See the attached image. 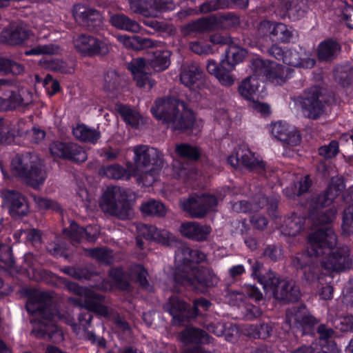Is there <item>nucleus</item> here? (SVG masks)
Returning a JSON list of instances; mask_svg holds the SVG:
<instances>
[{"label": "nucleus", "instance_id": "nucleus-47", "mask_svg": "<svg viewBox=\"0 0 353 353\" xmlns=\"http://www.w3.org/2000/svg\"><path fill=\"white\" fill-rule=\"evenodd\" d=\"M23 70L21 64L8 58L0 57V72L17 75L21 74Z\"/></svg>", "mask_w": 353, "mask_h": 353}, {"label": "nucleus", "instance_id": "nucleus-15", "mask_svg": "<svg viewBox=\"0 0 353 353\" xmlns=\"http://www.w3.org/2000/svg\"><path fill=\"white\" fill-rule=\"evenodd\" d=\"M130 8L145 17H157L160 12L172 10L174 3L172 0H128Z\"/></svg>", "mask_w": 353, "mask_h": 353}, {"label": "nucleus", "instance_id": "nucleus-40", "mask_svg": "<svg viewBox=\"0 0 353 353\" xmlns=\"http://www.w3.org/2000/svg\"><path fill=\"white\" fill-rule=\"evenodd\" d=\"M220 21L215 16H210L207 18L201 19L189 25L192 31L205 32L216 29L219 26Z\"/></svg>", "mask_w": 353, "mask_h": 353}, {"label": "nucleus", "instance_id": "nucleus-46", "mask_svg": "<svg viewBox=\"0 0 353 353\" xmlns=\"http://www.w3.org/2000/svg\"><path fill=\"white\" fill-rule=\"evenodd\" d=\"M353 71L350 65H337L334 70L335 80L343 86L348 85Z\"/></svg>", "mask_w": 353, "mask_h": 353}, {"label": "nucleus", "instance_id": "nucleus-63", "mask_svg": "<svg viewBox=\"0 0 353 353\" xmlns=\"http://www.w3.org/2000/svg\"><path fill=\"white\" fill-rule=\"evenodd\" d=\"M132 75L137 82V85L139 87L148 86V89H151L154 85V81L151 79L146 72Z\"/></svg>", "mask_w": 353, "mask_h": 353}, {"label": "nucleus", "instance_id": "nucleus-33", "mask_svg": "<svg viewBox=\"0 0 353 353\" xmlns=\"http://www.w3.org/2000/svg\"><path fill=\"white\" fill-rule=\"evenodd\" d=\"M99 174L112 179L128 180L132 176V165L128 167V169L119 164L103 166L100 169Z\"/></svg>", "mask_w": 353, "mask_h": 353}, {"label": "nucleus", "instance_id": "nucleus-9", "mask_svg": "<svg viewBox=\"0 0 353 353\" xmlns=\"http://www.w3.org/2000/svg\"><path fill=\"white\" fill-rule=\"evenodd\" d=\"M35 98L36 95L30 90L21 88L14 91L8 81L0 79V111L28 106Z\"/></svg>", "mask_w": 353, "mask_h": 353}, {"label": "nucleus", "instance_id": "nucleus-36", "mask_svg": "<svg viewBox=\"0 0 353 353\" xmlns=\"http://www.w3.org/2000/svg\"><path fill=\"white\" fill-rule=\"evenodd\" d=\"M110 23L118 29L126 30L132 32H139L141 30L139 24L130 19L123 14H117L111 16Z\"/></svg>", "mask_w": 353, "mask_h": 353}, {"label": "nucleus", "instance_id": "nucleus-20", "mask_svg": "<svg viewBox=\"0 0 353 353\" xmlns=\"http://www.w3.org/2000/svg\"><path fill=\"white\" fill-rule=\"evenodd\" d=\"M33 36L22 23H11L1 33V40L11 45L25 44Z\"/></svg>", "mask_w": 353, "mask_h": 353}, {"label": "nucleus", "instance_id": "nucleus-60", "mask_svg": "<svg viewBox=\"0 0 353 353\" xmlns=\"http://www.w3.org/2000/svg\"><path fill=\"white\" fill-rule=\"evenodd\" d=\"M310 186V180L308 176H305L303 181H300L299 190H296V187L295 186V190L292 192H290V188H286L284 190V194L288 197H293L296 195L299 196L302 193L306 192Z\"/></svg>", "mask_w": 353, "mask_h": 353}, {"label": "nucleus", "instance_id": "nucleus-54", "mask_svg": "<svg viewBox=\"0 0 353 353\" xmlns=\"http://www.w3.org/2000/svg\"><path fill=\"white\" fill-rule=\"evenodd\" d=\"M67 159L75 162H84L87 159V154L85 150L79 145L70 143Z\"/></svg>", "mask_w": 353, "mask_h": 353}, {"label": "nucleus", "instance_id": "nucleus-4", "mask_svg": "<svg viewBox=\"0 0 353 353\" xmlns=\"http://www.w3.org/2000/svg\"><path fill=\"white\" fill-rule=\"evenodd\" d=\"M251 68L254 74L243 80L238 87L240 95L250 101L254 99L259 87L257 76L263 75L272 83L281 85L289 77L290 72L276 62L264 61L259 58L252 61Z\"/></svg>", "mask_w": 353, "mask_h": 353}, {"label": "nucleus", "instance_id": "nucleus-22", "mask_svg": "<svg viewBox=\"0 0 353 353\" xmlns=\"http://www.w3.org/2000/svg\"><path fill=\"white\" fill-rule=\"evenodd\" d=\"M29 126L23 119L13 121L10 123L5 122L0 119V143H8L13 137L26 134Z\"/></svg>", "mask_w": 353, "mask_h": 353}, {"label": "nucleus", "instance_id": "nucleus-52", "mask_svg": "<svg viewBox=\"0 0 353 353\" xmlns=\"http://www.w3.org/2000/svg\"><path fill=\"white\" fill-rule=\"evenodd\" d=\"M272 329L268 324H262L259 327L250 325L247 330V334L253 338L267 339L271 334Z\"/></svg>", "mask_w": 353, "mask_h": 353}, {"label": "nucleus", "instance_id": "nucleus-39", "mask_svg": "<svg viewBox=\"0 0 353 353\" xmlns=\"http://www.w3.org/2000/svg\"><path fill=\"white\" fill-rule=\"evenodd\" d=\"M272 30V37L281 43H290L294 35V30L282 23H275Z\"/></svg>", "mask_w": 353, "mask_h": 353}, {"label": "nucleus", "instance_id": "nucleus-27", "mask_svg": "<svg viewBox=\"0 0 353 353\" xmlns=\"http://www.w3.org/2000/svg\"><path fill=\"white\" fill-rule=\"evenodd\" d=\"M258 201H255V203L252 207L248 202L244 201L234 203L232 205V210L238 213H241L247 212L249 210H258L259 208L265 206L270 214L275 212L277 208V201L276 199H272L270 201L268 199L264 196L260 195L258 197Z\"/></svg>", "mask_w": 353, "mask_h": 353}, {"label": "nucleus", "instance_id": "nucleus-16", "mask_svg": "<svg viewBox=\"0 0 353 353\" xmlns=\"http://www.w3.org/2000/svg\"><path fill=\"white\" fill-rule=\"evenodd\" d=\"M228 161L233 167L243 165L249 170H257L259 172L265 170V167L263 161L259 157H256L245 146L238 147L235 154L228 157Z\"/></svg>", "mask_w": 353, "mask_h": 353}, {"label": "nucleus", "instance_id": "nucleus-64", "mask_svg": "<svg viewBox=\"0 0 353 353\" xmlns=\"http://www.w3.org/2000/svg\"><path fill=\"white\" fill-rule=\"evenodd\" d=\"M189 46L191 50L198 54H208L212 52V48L210 45H201L199 41L190 42Z\"/></svg>", "mask_w": 353, "mask_h": 353}, {"label": "nucleus", "instance_id": "nucleus-6", "mask_svg": "<svg viewBox=\"0 0 353 353\" xmlns=\"http://www.w3.org/2000/svg\"><path fill=\"white\" fill-rule=\"evenodd\" d=\"M344 188V181L341 176H336L330 179L326 191L310 203V218L312 221L316 224H325L335 219L336 209L324 210L323 208L332 204Z\"/></svg>", "mask_w": 353, "mask_h": 353}, {"label": "nucleus", "instance_id": "nucleus-32", "mask_svg": "<svg viewBox=\"0 0 353 353\" xmlns=\"http://www.w3.org/2000/svg\"><path fill=\"white\" fill-rule=\"evenodd\" d=\"M171 52L169 50H156L151 52L148 64L156 72H162L170 65Z\"/></svg>", "mask_w": 353, "mask_h": 353}, {"label": "nucleus", "instance_id": "nucleus-50", "mask_svg": "<svg viewBox=\"0 0 353 353\" xmlns=\"http://www.w3.org/2000/svg\"><path fill=\"white\" fill-rule=\"evenodd\" d=\"M165 309L172 316H176L178 315V313L187 311L188 305L185 302L181 301L177 296H172L165 304Z\"/></svg>", "mask_w": 353, "mask_h": 353}, {"label": "nucleus", "instance_id": "nucleus-13", "mask_svg": "<svg viewBox=\"0 0 353 353\" xmlns=\"http://www.w3.org/2000/svg\"><path fill=\"white\" fill-rule=\"evenodd\" d=\"M73 44L75 50L85 57L105 55L109 52V46L106 42L90 34L78 35L73 39Z\"/></svg>", "mask_w": 353, "mask_h": 353}, {"label": "nucleus", "instance_id": "nucleus-44", "mask_svg": "<svg viewBox=\"0 0 353 353\" xmlns=\"http://www.w3.org/2000/svg\"><path fill=\"white\" fill-rule=\"evenodd\" d=\"M117 111L127 123L134 128H137L139 126L141 121V116L137 112L123 105H118Z\"/></svg>", "mask_w": 353, "mask_h": 353}, {"label": "nucleus", "instance_id": "nucleus-28", "mask_svg": "<svg viewBox=\"0 0 353 353\" xmlns=\"http://www.w3.org/2000/svg\"><path fill=\"white\" fill-rule=\"evenodd\" d=\"M341 46L336 41L327 39L321 41L316 48V56L319 61H332L340 54Z\"/></svg>", "mask_w": 353, "mask_h": 353}, {"label": "nucleus", "instance_id": "nucleus-19", "mask_svg": "<svg viewBox=\"0 0 353 353\" xmlns=\"http://www.w3.org/2000/svg\"><path fill=\"white\" fill-rule=\"evenodd\" d=\"M251 265L252 276L258 280L260 285L263 287H288L290 283L285 279H281L275 272L269 270L264 275L261 276L259 271L262 264L251 259L248 260Z\"/></svg>", "mask_w": 353, "mask_h": 353}, {"label": "nucleus", "instance_id": "nucleus-23", "mask_svg": "<svg viewBox=\"0 0 353 353\" xmlns=\"http://www.w3.org/2000/svg\"><path fill=\"white\" fill-rule=\"evenodd\" d=\"M3 197L9 208L10 214L14 219L27 214L28 205L26 198L19 192L14 190H7L3 193Z\"/></svg>", "mask_w": 353, "mask_h": 353}, {"label": "nucleus", "instance_id": "nucleus-51", "mask_svg": "<svg viewBox=\"0 0 353 353\" xmlns=\"http://www.w3.org/2000/svg\"><path fill=\"white\" fill-rule=\"evenodd\" d=\"M319 154L326 160L335 158L339 153V144L337 141L332 140L328 144L319 148Z\"/></svg>", "mask_w": 353, "mask_h": 353}, {"label": "nucleus", "instance_id": "nucleus-26", "mask_svg": "<svg viewBox=\"0 0 353 353\" xmlns=\"http://www.w3.org/2000/svg\"><path fill=\"white\" fill-rule=\"evenodd\" d=\"M285 321L290 327L313 325L316 323V319L309 314L304 305L294 307L288 310Z\"/></svg>", "mask_w": 353, "mask_h": 353}, {"label": "nucleus", "instance_id": "nucleus-25", "mask_svg": "<svg viewBox=\"0 0 353 353\" xmlns=\"http://www.w3.org/2000/svg\"><path fill=\"white\" fill-rule=\"evenodd\" d=\"M100 232V228L97 225H89L85 228H79L74 221H71L70 229H65L63 233L75 242H80L85 239L88 241H94Z\"/></svg>", "mask_w": 353, "mask_h": 353}, {"label": "nucleus", "instance_id": "nucleus-45", "mask_svg": "<svg viewBox=\"0 0 353 353\" xmlns=\"http://www.w3.org/2000/svg\"><path fill=\"white\" fill-rule=\"evenodd\" d=\"M59 50V46L52 43L46 45L35 44L31 49L26 50L25 54L27 56L52 55L57 54Z\"/></svg>", "mask_w": 353, "mask_h": 353}, {"label": "nucleus", "instance_id": "nucleus-12", "mask_svg": "<svg viewBox=\"0 0 353 353\" xmlns=\"http://www.w3.org/2000/svg\"><path fill=\"white\" fill-rule=\"evenodd\" d=\"M271 56L278 60H282L286 65L292 67L312 68L316 63L314 59L309 57L305 50L291 48L283 50L278 45H273L269 49Z\"/></svg>", "mask_w": 353, "mask_h": 353}, {"label": "nucleus", "instance_id": "nucleus-37", "mask_svg": "<svg viewBox=\"0 0 353 353\" xmlns=\"http://www.w3.org/2000/svg\"><path fill=\"white\" fill-rule=\"evenodd\" d=\"M72 14L77 21L88 23L100 20L99 12L94 9L86 8L81 4L75 5L72 9Z\"/></svg>", "mask_w": 353, "mask_h": 353}, {"label": "nucleus", "instance_id": "nucleus-2", "mask_svg": "<svg viewBox=\"0 0 353 353\" xmlns=\"http://www.w3.org/2000/svg\"><path fill=\"white\" fill-rule=\"evenodd\" d=\"M336 236L333 230L319 229L308 236L307 253L310 256L325 255L322 265L328 271H343L350 269L352 259L347 247L335 248Z\"/></svg>", "mask_w": 353, "mask_h": 353}, {"label": "nucleus", "instance_id": "nucleus-55", "mask_svg": "<svg viewBox=\"0 0 353 353\" xmlns=\"http://www.w3.org/2000/svg\"><path fill=\"white\" fill-rule=\"evenodd\" d=\"M307 3L305 0L296 1L290 7L288 13L294 19H299L304 16L307 11Z\"/></svg>", "mask_w": 353, "mask_h": 353}, {"label": "nucleus", "instance_id": "nucleus-61", "mask_svg": "<svg viewBox=\"0 0 353 353\" xmlns=\"http://www.w3.org/2000/svg\"><path fill=\"white\" fill-rule=\"evenodd\" d=\"M128 68L132 74L145 72L146 62L143 58L133 59L128 63Z\"/></svg>", "mask_w": 353, "mask_h": 353}, {"label": "nucleus", "instance_id": "nucleus-59", "mask_svg": "<svg viewBox=\"0 0 353 353\" xmlns=\"http://www.w3.org/2000/svg\"><path fill=\"white\" fill-rule=\"evenodd\" d=\"M34 201L37 206L41 210H52L58 211L60 210L59 205L54 201L44 198V197H34Z\"/></svg>", "mask_w": 353, "mask_h": 353}, {"label": "nucleus", "instance_id": "nucleus-57", "mask_svg": "<svg viewBox=\"0 0 353 353\" xmlns=\"http://www.w3.org/2000/svg\"><path fill=\"white\" fill-rule=\"evenodd\" d=\"M88 252L92 258L105 263H110L113 259L112 252L103 248L90 250Z\"/></svg>", "mask_w": 353, "mask_h": 353}, {"label": "nucleus", "instance_id": "nucleus-11", "mask_svg": "<svg viewBox=\"0 0 353 353\" xmlns=\"http://www.w3.org/2000/svg\"><path fill=\"white\" fill-rule=\"evenodd\" d=\"M76 297L71 301L80 307L96 313L98 315L108 317L110 312L107 307L103 305V297L93 290V288H68Z\"/></svg>", "mask_w": 353, "mask_h": 353}, {"label": "nucleus", "instance_id": "nucleus-17", "mask_svg": "<svg viewBox=\"0 0 353 353\" xmlns=\"http://www.w3.org/2000/svg\"><path fill=\"white\" fill-rule=\"evenodd\" d=\"M319 88L312 87L305 91L300 98V103L304 114L309 118L316 119L323 112L324 105L319 100Z\"/></svg>", "mask_w": 353, "mask_h": 353}, {"label": "nucleus", "instance_id": "nucleus-62", "mask_svg": "<svg viewBox=\"0 0 353 353\" xmlns=\"http://www.w3.org/2000/svg\"><path fill=\"white\" fill-rule=\"evenodd\" d=\"M43 85L46 88L49 95L52 96L59 90V83L52 79V76L47 74L43 79Z\"/></svg>", "mask_w": 353, "mask_h": 353}, {"label": "nucleus", "instance_id": "nucleus-21", "mask_svg": "<svg viewBox=\"0 0 353 353\" xmlns=\"http://www.w3.org/2000/svg\"><path fill=\"white\" fill-rule=\"evenodd\" d=\"M179 231L183 236L201 242L208 239L212 232V228L196 221H186L181 224Z\"/></svg>", "mask_w": 353, "mask_h": 353}, {"label": "nucleus", "instance_id": "nucleus-53", "mask_svg": "<svg viewBox=\"0 0 353 353\" xmlns=\"http://www.w3.org/2000/svg\"><path fill=\"white\" fill-rule=\"evenodd\" d=\"M34 28L38 31V38L37 41L41 39H48L50 36V32L52 26L48 21H44L39 17H35L33 21Z\"/></svg>", "mask_w": 353, "mask_h": 353}, {"label": "nucleus", "instance_id": "nucleus-18", "mask_svg": "<svg viewBox=\"0 0 353 353\" xmlns=\"http://www.w3.org/2000/svg\"><path fill=\"white\" fill-rule=\"evenodd\" d=\"M270 133L277 139L290 146H296L301 142V136L293 127L286 123L277 121L269 126Z\"/></svg>", "mask_w": 353, "mask_h": 353}, {"label": "nucleus", "instance_id": "nucleus-24", "mask_svg": "<svg viewBox=\"0 0 353 353\" xmlns=\"http://www.w3.org/2000/svg\"><path fill=\"white\" fill-rule=\"evenodd\" d=\"M137 229L139 236L157 241L163 245H170L175 241V236L166 230H159L154 225H138Z\"/></svg>", "mask_w": 353, "mask_h": 353}, {"label": "nucleus", "instance_id": "nucleus-7", "mask_svg": "<svg viewBox=\"0 0 353 353\" xmlns=\"http://www.w3.org/2000/svg\"><path fill=\"white\" fill-rule=\"evenodd\" d=\"M11 172L34 188L43 184L47 176L42 160L37 155L30 153L17 155L13 158Z\"/></svg>", "mask_w": 353, "mask_h": 353}, {"label": "nucleus", "instance_id": "nucleus-30", "mask_svg": "<svg viewBox=\"0 0 353 353\" xmlns=\"http://www.w3.org/2000/svg\"><path fill=\"white\" fill-rule=\"evenodd\" d=\"M344 201L348 204L345 208L342 222L343 233L345 235H350L353 233V188H351L348 192L343 196Z\"/></svg>", "mask_w": 353, "mask_h": 353}, {"label": "nucleus", "instance_id": "nucleus-8", "mask_svg": "<svg viewBox=\"0 0 353 353\" xmlns=\"http://www.w3.org/2000/svg\"><path fill=\"white\" fill-rule=\"evenodd\" d=\"M126 190L119 186H110L103 193L99 200V207L106 214L120 219H127L130 216Z\"/></svg>", "mask_w": 353, "mask_h": 353}, {"label": "nucleus", "instance_id": "nucleus-42", "mask_svg": "<svg viewBox=\"0 0 353 353\" xmlns=\"http://www.w3.org/2000/svg\"><path fill=\"white\" fill-rule=\"evenodd\" d=\"M24 261L27 265V271L30 278L37 281L42 279V274L38 271L39 264L38 259L33 254L28 253L24 256Z\"/></svg>", "mask_w": 353, "mask_h": 353}, {"label": "nucleus", "instance_id": "nucleus-49", "mask_svg": "<svg viewBox=\"0 0 353 353\" xmlns=\"http://www.w3.org/2000/svg\"><path fill=\"white\" fill-rule=\"evenodd\" d=\"M123 78L115 71H108L104 77L103 89L107 92L117 90L121 85Z\"/></svg>", "mask_w": 353, "mask_h": 353}, {"label": "nucleus", "instance_id": "nucleus-56", "mask_svg": "<svg viewBox=\"0 0 353 353\" xmlns=\"http://www.w3.org/2000/svg\"><path fill=\"white\" fill-rule=\"evenodd\" d=\"M70 146V143L55 141L51 144L50 150L52 156L66 159Z\"/></svg>", "mask_w": 353, "mask_h": 353}, {"label": "nucleus", "instance_id": "nucleus-34", "mask_svg": "<svg viewBox=\"0 0 353 353\" xmlns=\"http://www.w3.org/2000/svg\"><path fill=\"white\" fill-rule=\"evenodd\" d=\"M163 166H156L148 168L144 170L138 171L132 170V176L136 177L137 182L143 186H150L157 179L159 174Z\"/></svg>", "mask_w": 353, "mask_h": 353}, {"label": "nucleus", "instance_id": "nucleus-43", "mask_svg": "<svg viewBox=\"0 0 353 353\" xmlns=\"http://www.w3.org/2000/svg\"><path fill=\"white\" fill-rule=\"evenodd\" d=\"M276 299L283 301H294L301 296L299 288H273Z\"/></svg>", "mask_w": 353, "mask_h": 353}, {"label": "nucleus", "instance_id": "nucleus-1", "mask_svg": "<svg viewBox=\"0 0 353 353\" xmlns=\"http://www.w3.org/2000/svg\"><path fill=\"white\" fill-rule=\"evenodd\" d=\"M19 294L27 298L26 310L35 316L31 320L35 335L48 337L54 342L62 341L63 333L56 322L63 317L59 314L51 295L44 294L40 288H21Z\"/></svg>", "mask_w": 353, "mask_h": 353}, {"label": "nucleus", "instance_id": "nucleus-41", "mask_svg": "<svg viewBox=\"0 0 353 353\" xmlns=\"http://www.w3.org/2000/svg\"><path fill=\"white\" fill-rule=\"evenodd\" d=\"M141 212L148 215L165 216L167 212L165 206L159 201L149 200L141 205Z\"/></svg>", "mask_w": 353, "mask_h": 353}, {"label": "nucleus", "instance_id": "nucleus-31", "mask_svg": "<svg viewBox=\"0 0 353 353\" xmlns=\"http://www.w3.org/2000/svg\"><path fill=\"white\" fill-rule=\"evenodd\" d=\"M247 53L245 49L232 42L225 50V59L222 60L221 64L223 67L229 66L232 68L243 61Z\"/></svg>", "mask_w": 353, "mask_h": 353}, {"label": "nucleus", "instance_id": "nucleus-38", "mask_svg": "<svg viewBox=\"0 0 353 353\" xmlns=\"http://www.w3.org/2000/svg\"><path fill=\"white\" fill-rule=\"evenodd\" d=\"M304 221L302 217L292 214L285 219L281 227V231L284 235L295 236L303 229Z\"/></svg>", "mask_w": 353, "mask_h": 353}, {"label": "nucleus", "instance_id": "nucleus-3", "mask_svg": "<svg viewBox=\"0 0 353 353\" xmlns=\"http://www.w3.org/2000/svg\"><path fill=\"white\" fill-rule=\"evenodd\" d=\"M175 259L179 264L174 274L176 284L183 285H197L212 287L217 285L219 278L209 269H199L190 263H199L206 259V255L199 250H192L183 245L176 252Z\"/></svg>", "mask_w": 353, "mask_h": 353}, {"label": "nucleus", "instance_id": "nucleus-5", "mask_svg": "<svg viewBox=\"0 0 353 353\" xmlns=\"http://www.w3.org/2000/svg\"><path fill=\"white\" fill-rule=\"evenodd\" d=\"M152 115L173 130H183L193 128L194 113L183 102L174 99H159L151 108Z\"/></svg>", "mask_w": 353, "mask_h": 353}, {"label": "nucleus", "instance_id": "nucleus-14", "mask_svg": "<svg viewBox=\"0 0 353 353\" xmlns=\"http://www.w3.org/2000/svg\"><path fill=\"white\" fill-rule=\"evenodd\" d=\"M134 168L138 171L144 170L148 168L163 166L162 154L157 149L145 145H137L133 148Z\"/></svg>", "mask_w": 353, "mask_h": 353}, {"label": "nucleus", "instance_id": "nucleus-58", "mask_svg": "<svg viewBox=\"0 0 353 353\" xmlns=\"http://www.w3.org/2000/svg\"><path fill=\"white\" fill-rule=\"evenodd\" d=\"M132 274L137 284L141 287H146L148 285V272L141 265H134L132 268Z\"/></svg>", "mask_w": 353, "mask_h": 353}, {"label": "nucleus", "instance_id": "nucleus-29", "mask_svg": "<svg viewBox=\"0 0 353 353\" xmlns=\"http://www.w3.org/2000/svg\"><path fill=\"white\" fill-rule=\"evenodd\" d=\"M203 77V72L195 63H187L181 67L180 81L184 85L191 88Z\"/></svg>", "mask_w": 353, "mask_h": 353}, {"label": "nucleus", "instance_id": "nucleus-35", "mask_svg": "<svg viewBox=\"0 0 353 353\" xmlns=\"http://www.w3.org/2000/svg\"><path fill=\"white\" fill-rule=\"evenodd\" d=\"M74 136L83 142L96 143L101 137L99 131L94 128L88 127L84 124H78L73 130Z\"/></svg>", "mask_w": 353, "mask_h": 353}, {"label": "nucleus", "instance_id": "nucleus-10", "mask_svg": "<svg viewBox=\"0 0 353 353\" xmlns=\"http://www.w3.org/2000/svg\"><path fill=\"white\" fill-rule=\"evenodd\" d=\"M223 198H216L210 194L194 195L181 201L180 205L182 210L188 213L190 217L201 219L209 212L214 210V208L218 204L219 200Z\"/></svg>", "mask_w": 353, "mask_h": 353}, {"label": "nucleus", "instance_id": "nucleus-48", "mask_svg": "<svg viewBox=\"0 0 353 353\" xmlns=\"http://www.w3.org/2000/svg\"><path fill=\"white\" fill-rule=\"evenodd\" d=\"M175 151L179 156L190 160L196 161L201 156L200 150L197 147L185 143L177 144Z\"/></svg>", "mask_w": 353, "mask_h": 353}]
</instances>
